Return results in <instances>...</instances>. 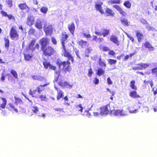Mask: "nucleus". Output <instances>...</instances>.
<instances>
[{"label":"nucleus","mask_w":157,"mask_h":157,"mask_svg":"<svg viewBox=\"0 0 157 157\" xmlns=\"http://www.w3.org/2000/svg\"><path fill=\"white\" fill-rule=\"evenodd\" d=\"M151 73L152 74L155 75L157 77V67L152 69Z\"/></svg>","instance_id":"8fccbe9b"},{"label":"nucleus","mask_w":157,"mask_h":157,"mask_svg":"<svg viewBox=\"0 0 157 157\" xmlns=\"http://www.w3.org/2000/svg\"><path fill=\"white\" fill-rule=\"evenodd\" d=\"M7 17H8V19L9 20H15V17L11 14L8 15Z\"/></svg>","instance_id":"bf43d9fd"},{"label":"nucleus","mask_w":157,"mask_h":157,"mask_svg":"<svg viewBox=\"0 0 157 157\" xmlns=\"http://www.w3.org/2000/svg\"><path fill=\"white\" fill-rule=\"evenodd\" d=\"M144 45L146 48H148L150 51H153L155 50L154 48L152 46L149 42H146L144 44Z\"/></svg>","instance_id":"5701e85b"},{"label":"nucleus","mask_w":157,"mask_h":157,"mask_svg":"<svg viewBox=\"0 0 157 157\" xmlns=\"http://www.w3.org/2000/svg\"><path fill=\"white\" fill-rule=\"evenodd\" d=\"M7 109L10 111H14L16 113H18L21 110L20 107L18 105L15 103H10L7 104Z\"/></svg>","instance_id":"423d86ee"},{"label":"nucleus","mask_w":157,"mask_h":157,"mask_svg":"<svg viewBox=\"0 0 157 157\" xmlns=\"http://www.w3.org/2000/svg\"><path fill=\"white\" fill-rule=\"evenodd\" d=\"M113 7L118 11L119 13L122 16H125L126 15V12L123 11L122 8L118 5H114Z\"/></svg>","instance_id":"dca6fc26"},{"label":"nucleus","mask_w":157,"mask_h":157,"mask_svg":"<svg viewBox=\"0 0 157 157\" xmlns=\"http://www.w3.org/2000/svg\"><path fill=\"white\" fill-rule=\"evenodd\" d=\"M33 55H30V54H24L25 59L27 61H29L33 57Z\"/></svg>","instance_id":"e433bc0d"},{"label":"nucleus","mask_w":157,"mask_h":157,"mask_svg":"<svg viewBox=\"0 0 157 157\" xmlns=\"http://www.w3.org/2000/svg\"><path fill=\"white\" fill-rule=\"evenodd\" d=\"M100 48L101 50L104 52H107L109 50V48L106 46H103Z\"/></svg>","instance_id":"de8ad7c7"},{"label":"nucleus","mask_w":157,"mask_h":157,"mask_svg":"<svg viewBox=\"0 0 157 157\" xmlns=\"http://www.w3.org/2000/svg\"><path fill=\"white\" fill-rule=\"evenodd\" d=\"M107 82L108 84L111 85L113 84V82L111 80L110 77H109L107 78Z\"/></svg>","instance_id":"4d7b16f0"},{"label":"nucleus","mask_w":157,"mask_h":157,"mask_svg":"<svg viewBox=\"0 0 157 157\" xmlns=\"http://www.w3.org/2000/svg\"><path fill=\"white\" fill-rule=\"evenodd\" d=\"M70 60H71V59L68 60V58H67V61L57 60L56 63L58 65L59 69L63 70L65 72H70L71 70V63L69 61Z\"/></svg>","instance_id":"f03ea898"},{"label":"nucleus","mask_w":157,"mask_h":157,"mask_svg":"<svg viewBox=\"0 0 157 157\" xmlns=\"http://www.w3.org/2000/svg\"><path fill=\"white\" fill-rule=\"evenodd\" d=\"M152 90L153 92V94L154 95H156L157 94V85L152 87Z\"/></svg>","instance_id":"49530a36"},{"label":"nucleus","mask_w":157,"mask_h":157,"mask_svg":"<svg viewBox=\"0 0 157 157\" xmlns=\"http://www.w3.org/2000/svg\"><path fill=\"white\" fill-rule=\"evenodd\" d=\"M124 5L128 8H130L131 6V4L129 1H125L124 3Z\"/></svg>","instance_id":"79ce46f5"},{"label":"nucleus","mask_w":157,"mask_h":157,"mask_svg":"<svg viewBox=\"0 0 157 157\" xmlns=\"http://www.w3.org/2000/svg\"><path fill=\"white\" fill-rule=\"evenodd\" d=\"M43 22L40 19H37L35 24V27L38 29H41L42 28Z\"/></svg>","instance_id":"f3484780"},{"label":"nucleus","mask_w":157,"mask_h":157,"mask_svg":"<svg viewBox=\"0 0 157 157\" xmlns=\"http://www.w3.org/2000/svg\"><path fill=\"white\" fill-rule=\"evenodd\" d=\"M39 111L38 108L36 106H32L29 111L28 114L30 116H32L34 113H37Z\"/></svg>","instance_id":"9d476101"},{"label":"nucleus","mask_w":157,"mask_h":157,"mask_svg":"<svg viewBox=\"0 0 157 157\" xmlns=\"http://www.w3.org/2000/svg\"><path fill=\"white\" fill-rule=\"evenodd\" d=\"M129 58V56L128 55H127L126 56H125L124 58V59H123V61H126L127 59H128Z\"/></svg>","instance_id":"774afa93"},{"label":"nucleus","mask_w":157,"mask_h":157,"mask_svg":"<svg viewBox=\"0 0 157 157\" xmlns=\"http://www.w3.org/2000/svg\"><path fill=\"white\" fill-rule=\"evenodd\" d=\"M32 78L34 80L41 81L43 79L44 77L41 76H38L37 75H33L32 76Z\"/></svg>","instance_id":"72a5a7b5"},{"label":"nucleus","mask_w":157,"mask_h":157,"mask_svg":"<svg viewBox=\"0 0 157 157\" xmlns=\"http://www.w3.org/2000/svg\"><path fill=\"white\" fill-rule=\"evenodd\" d=\"M48 8L45 6H43L40 9L41 12L44 13H46L48 11Z\"/></svg>","instance_id":"37998d69"},{"label":"nucleus","mask_w":157,"mask_h":157,"mask_svg":"<svg viewBox=\"0 0 157 157\" xmlns=\"http://www.w3.org/2000/svg\"><path fill=\"white\" fill-rule=\"evenodd\" d=\"M0 99L3 101V103L0 105V110H1L2 109H4L6 108L7 101L6 98H4L1 97Z\"/></svg>","instance_id":"aec40b11"},{"label":"nucleus","mask_w":157,"mask_h":157,"mask_svg":"<svg viewBox=\"0 0 157 157\" xmlns=\"http://www.w3.org/2000/svg\"><path fill=\"white\" fill-rule=\"evenodd\" d=\"M43 65L44 68L46 69L49 68L53 70H56V67L52 65L50 62H48L46 59L43 63Z\"/></svg>","instance_id":"1a4fd4ad"},{"label":"nucleus","mask_w":157,"mask_h":157,"mask_svg":"<svg viewBox=\"0 0 157 157\" xmlns=\"http://www.w3.org/2000/svg\"><path fill=\"white\" fill-rule=\"evenodd\" d=\"M51 40L52 43L53 44L56 45L57 44V40L55 37H51Z\"/></svg>","instance_id":"603ef678"},{"label":"nucleus","mask_w":157,"mask_h":157,"mask_svg":"<svg viewBox=\"0 0 157 157\" xmlns=\"http://www.w3.org/2000/svg\"><path fill=\"white\" fill-rule=\"evenodd\" d=\"M10 73L15 78L18 79V74L15 70L13 69L11 70L10 71Z\"/></svg>","instance_id":"473e14b6"},{"label":"nucleus","mask_w":157,"mask_h":157,"mask_svg":"<svg viewBox=\"0 0 157 157\" xmlns=\"http://www.w3.org/2000/svg\"><path fill=\"white\" fill-rule=\"evenodd\" d=\"M78 44L82 48H85L87 46L88 44L87 41H83L82 40L79 41L78 42Z\"/></svg>","instance_id":"b1692460"},{"label":"nucleus","mask_w":157,"mask_h":157,"mask_svg":"<svg viewBox=\"0 0 157 157\" xmlns=\"http://www.w3.org/2000/svg\"><path fill=\"white\" fill-rule=\"evenodd\" d=\"M56 89L57 92V100H59L61 98H62L64 94V92L61 90H59L58 89L56 88Z\"/></svg>","instance_id":"4be33fe9"},{"label":"nucleus","mask_w":157,"mask_h":157,"mask_svg":"<svg viewBox=\"0 0 157 157\" xmlns=\"http://www.w3.org/2000/svg\"><path fill=\"white\" fill-rule=\"evenodd\" d=\"M44 31L46 36H51L53 32V28L52 25H44Z\"/></svg>","instance_id":"6e6552de"},{"label":"nucleus","mask_w":157,"mask_h":157,"mask_svg":"<svg viewBox=\"0 0 157 157\" xmlns=\"http://www.w3.org/2000/svg\"><path fill=\"white\" fill-rule=\"evenodd\" d=\"M103 32L102 33L98 32V31H95V33L98 36H101L102 35L103 37H105L107 36L109 33V30L104 29L103 30Z\"/></svg>","instance_id":"2eb2a0df"},{"label":"nucleus","mask_w":157,"mask_h":157,"mask_svg":"<svg viewBox=\"0 0 157 157\" xmlns=\"http://www.w3.org/2000/svg\"><path fill=\"white\" fill-rule=\"evenodd\" d=\"M130 96L133 98H136L137 97V92L136 91H132L129 93Z\"/></svg>","instance_id":"c9c22d12"},{"label":"nucleus","mask_w":157,"mask_h":157,"mask_svg":"<svg viewBox=\"0 0 157 157\" xmlns=\"http://www.w3.org/2000/svg\"><path fill=\"white\" fill-rule=\"evenodd\" d=\"M69 35L66 32H62L60 39L63 49L64 51L63 55L65 57L68 58V60L71 59L72 63L74 62V59L71 54L68 52L66 48L65 43L68 41Z\"/></svg>","instance_id":"f257e3e1"},{"label":"nucleus","mask_w":157,"mask_h":157,"mask_svg":"<svg viewBox=\"0 0 157 157\" xmlns=\"http://www.w3.org/2000/svg\"><path fill=\"white\" fill-rule=\"evenodd\" d=\"M18 6L21 10H25L27 9H29V7L25 3L20 4L18 5Z\"/></svg>","instance_id":"c85d7f7f"},{"label":"nucleus","mask_w":157,"mask_h":157,"mask_svg":"<svg viewBox=\"0 0 157 157\" xmlns=\"http://www.w3.org/2000/svg\"><path fill=\"white\" fill-rule=\"evenodd\" d=\"M67 28L70 33L72 35H74L75 29V25L74 22H72L68 25Z\"/></svg>","instance_id":"ddd939ff"},{"label":"nucleus","mask_w":157,"mask_h":157,"mask_svg":"<svg viewBox=\"0 0 157 157\" xmlns=\"http://www.w3.org/2000/svg\"><path fill=\"white\" fill-rule=\"evenodd\" d=\"M108 62L109 64L112 65L113 64H116L117 62V60L114 59H108Z\"/></svg>","instance_id":"a19ab883"},{"label":"nucleus","mask_w":157,"mask_h":157,"mask_svg":"<svg viewBox=\"0 0 157 157\" xmlns=\"http://www.w3.org/2000/svg\"><path fill=\"white\" fill-rule=\"evenodd\" d=\"M34 22V18L31 16H29L27 18L26 24L29 26H32Z\"/></svg>","instance_id":"4468645a"},{"label":"nucleus","mask_w":157,"mask_h":157,"mask_svg":"<svg viewBox=\"0 0 157 157\" xmlns=\"http://www.w3.org/2000/svg\"><path fill=\"white\" fill-rule=\"evenodd\" d=\"M149 66V64L147 63H141L138 64V69L143 70L145 69Z\"/></svg>","instance_id":"cd10ccee"},{"label":"nucleus","mask_w":157,"mask_h":157,"mask_svg":"<svg viewBox=\"0 0 157 157\" xmlns=\"http://www.w3.org/2000/svg\"><path fill=\"white\" fill-rule=\"evenodd\" d=\"M58 85L62 87H66L69 88H71L72 85H70L68 82H60L59 83Z\"/></svg>","instance_id":"6ab92c4d"},{"label":"nucleus","mask_w":157,"mask_h":157,"mask_svg":"<svg viewBox=\"0 0 157 157\" xmlns=\"http://www.w3.org/2000/svg\"><path fill=\"white\" fill-rule=\"evenodd\" d=\"M98 63L99 66L101 67H106V64L105 62H104L102 60L101 57L99 58L98 60Z\"/></svg>","instance_id":"2f4dec72"},{"label":"nucleus","mask_w":157,"mask_h":157,"mask_svg":"<svg viewBox=\"0 0 157 157\" xmlns=\"http://www.w3.org/2000/svg\"><path fill=\"white\" fill-rule=\"evenodd\" d=\"M49 83H47L44 85H40L37 87V91L39 93L44 89V87L48 85Z\"/></svg>","instance_id":"bb28decb"},{"label":"nucleus","mask_w":157,"mask_h":157,"mask_svg":"<svg viewBox=\"0 0 157 157\" xmlns=\"http://www.w3.org/2000/svg\"><path fill=\"white\" fill-rule=\"evenodd\" d=\"M1 13L2 14V16H5L7 17V15H8L7 14V13L6 12L4 11H1Z\"/></svg>","instance_id":"13d9d810"},{"label":"nucleus","mask_w":157,"mask_h":157,"mask_svg":"<svg viewBox=\"0 0 157 157\" xmlns=\"http://www.w3.org/2000/svg\"><path fill=\"white\" fill-rule=\"evenodd\" d=\"M110 3L111 4H118L120 3V0H111L110 1Z\"/></svg>","instance_id":"3c124183"},{"label":"nucleus","mask_w":157,"mask_h":157,"mask_svg":"<svg viewBox=\"0 0 157 157\" xmlns=\"http://www.w3.org/2000/svg\"><path fill=\"white\" fill-rule=\"evenodd\" d=\"M50 39L47 37H43L40 39L39 43L40 45V49L48 46L50 43Z\"/></svg>","instance_id":"0eeeda50"},{"label":"nucleus","mask_w":157,"mask_h":157,"mask_svg":"<svg viewBox=\"0 0 157 157\" xmlns=\"http://www.w3.org/2000/svg\"><path fill=\"white\" fill-rule=\"evenodd\" d=\"M36 92L37 90H33V91L30 90L29 91V94L33 97H36Z\"/></svg>","instance_id":"ea45409f"},{"label":"nucleus","mask_w":157,"mask_h":157,"mask_svg":"<svg viewBox=\"0 0 157 157\" xmlns=\"http://www.w3.org/2000/svg\"><path fill=\"white\" fill-rule=\"evenodd\" d=\"M40 49L42 52V56L47 58L53 56L56 52L54 48L51 46H48Z\"/></svg>","instance_id":"20e7f679"},{"label":"nucleus","mask_w":157,"mask_h":157,"mask_svg":"<svg viewBox=\"0 0 157 157\" xmlns=\"http://www.w3.org/2000/svg\"><path fill=\"white\" fill-rule=\"evenodd\" d=\"M94 83L97 84L99 83V80L97 78H95L93 80Z\"/></svg>","instance_id":"5fc2aeb1"},{"label":"nucleus","mask_w":157,"mask_h":157,"mask_svg":"<svg viewBox=\"0 0 157 157\" xmlns=\"http://www.w3.org/2000/svg\"><path fill=\"white\" fill-rule=\"evenodd\" d=\"M55 110L57 112H63V108H56L55 109Z\"/></svg>","instance_id":"052dcab7"},{"label":"nucleus","mask_w":157,"mask_h":157,"mask_svg":"<svg viewBox=\"0 0 157 157\" xmlns=\"http://www.w3.org/2000/svg\"><path fill=\"white\" fill-rule=\"evenodd\" d=\"M29 32L30 34H34L35 32V29L33 28H31L29 29Z\"/></svg>","instance_id":"680f3d73"},{"label":"nucleus","mask_w":157,"mask_h":157,"mask_svg":"<svg viewBox=\"0 0 157 157\" xmlns=\"http://www.w3.org/2000/svg\"><path fill=\"white\" fill-rule=\"evenodd\" d=\"M122 111L120 110H111L110 113L111 116H121L122 115Z\"/></svg>","instance_id":"a211bd4d"},{"label":"nucleus","mask_w":157,"mask_h":157,"mask_svg":"<svg viewBox=\"0 0 157 157\" xmlns=\"http://www.w3.org/2000/svg\"><path fill=\"white\" fill-rule=\"evenodd\" d=\"M76 110L82 113L83 110V107L81 104L77 105L75 107Z\"/></svg>","instance_id":"4c0bfd02"},{"label":"nucleus","mask_w":157,"mask_h":157,"mask_svg":"<svg viewBox=\"0 0 157 157\" xmlns=\"http://www.w3.org/2000/svg\"><path fill=\"white\" fill-rule=\"evenodd\" d=\"M36 42V39H34L32 40L29 43L28 47L26 48L27 50H31L32 51H34L35 48H34V47Z\"/></svg>","instance_id":"9b49d317"},{"label":"nucleus","mask_w":157,"mask_h":157,"mask_svg":"<svg viewBox=\"0 0 157 157\" xmlns=\"http://www.w3.org/2000/svg\"><path fill=\"white\" fill-rule=\"evenodd\" d=\"M108 54L109 55L114 56L115 54V52L112 50H110Z\"/></svg>","instance_id":"0e129e2a"},{"label":"nucleus","mask_w":157,"mask_h":157,"mask_svg":"<svg viewBox=\"0 0 157 157\" xmlns=\"http://www.w3.org/2000/svg\"><path fill=\"white\" fill-rule=\"evenodd\" d=\"M40 48V46L39 44L38 43H37L35 45L34 48H35V50L36 49L37 50H39Z\"/></svg>","instance_id":"69168bd1"},{"label":"nucleus","mask_w":157,"mask_h":157,"mask_svg":"<svg viewBox=\"0 0 157 157\" xmlns=\"http://www.w3.org/2000/svg\"><path fill=\"white\" fill-rule=\"evenodd\" d=\"M105 73V70L102 68H99L97 71V74L100 76L103 75Z\"/></svg>","instance_id":"c756f323"},{"label":"nucleus","mask_w":157,"mask_h":157,"mask_svg":"<svg viewBox=\"0 0 157 157\" xmlns=\"http://www.w3.org/2000/svg\"><path fill=\"white\" fill-rule=\"evenodd\" d=\"M105 13L108 16L113 17L114 15V12L111 10L109 8H107L105 10Z\"/></svg>","instance_id":"393cba45"},{"label":"nucleus","mask_w":157,"mask_h":157,"mask_svg":"<svg viewBox=\"0 0 157 157\" xmlns=\"http://www.w3.org/2000/svg\"><path fill=\"white\" fill-rule=\"evenodd\" d=\"M110 40L116 45L117 46H119L120 45V42L118 40V38L115 35H112L110 36Z\"/></svg>","instance_id":"f8f14e48"},{"label":"nucleus","mask_w":157,"mask_h":157,"mask_svg":"<svg viewBox=\"0 0 157 157\" xmlns=\"http://www.w3.org/2000/svg\"><path fill=\"white\" fill-rule=\"evenodd\" d=\"M1 75L2 76L1 78V80L2 81H4L5 80L6 76L3 73H2Z\"/></svg>","instance_id":"e2e57ef3"},{"label":"nucleus","mask_w":157,"mask_h":157,"mask_svg":"<svg viewBox=\"0 0 157 157\" xmlns=\"http://www.w3.org/2000/svg\"><path fill=\"white\" fill-rule=\"evenodd\" d=\"M82 35L84 36L87 38H90L91 37V35L90 34H86V33H82Z\"/></svg>","instance_id":"6e6d98bb"},{"label":"nucleus","mask_w":157,"mask_h":157,"mask_svg":"<svg viewBox=\"0 0 157 157\" xmlns=\"http://www.w3.org/2000/svg\"><path fill=\"white\" fill-rule=\"evenodd\" d=\"M144 39V36L143 35L140 33H138V41L139 42L141 41Z\"/></svg>","instance_id":"c03bdc74"},{"label":"nucleus","mask_w":157,"mask_h":157,"mask_svg":"<svg viewBox=\"0 0 157 157\" xmlns=\"http://www.w3.org/2000/svg\"><path fill=\"white\" fill-rule=\"evenodd\" d=\"M39 98L41 101H47L48 100L46 96L45 95L42 94L40 95L39 96Z\"/></svg>","instance_id":"58836bf2"},{"label":"nucleus","mask_w":157,"mask_h":157,"mask_svg":"<svg viewBox=\"0 0 157 157\" xmlns=\"http://www.w3.org/2000/svg\"><path fill=\"white\" fill-rule=\"evenodd\" d=\"M110 107L109 104H107L106 105L100 107L99 109H97L98 111L93 113L94 116L95 117H97L99 115L102 116L109 114L110 113L111 111Z\"/></svg>","instance_id":"7ed1b4c3"},{"label":"nucleus","mask_w":157,"mask_h":157,"mask_svg":"<svg viewBox=\"0 0 157 157\" xmlns=\"http://www.w3.org/2000/svg\"><path fill=\"white\" fill-rule=\"evenodd\" d=\"M95 7L96 10L99 11L101 13L103 14L104 13V11L102 9L101 4H96L95 5Z\"/></svg>","instance_id":"a878e982"},{"label":"nucleus","mask_w":157,"mask_h":157,"mask_svg":"<svg viewBox=\"0 0 157 157\" xmlns=\"http://www.w3.org/2000/svg\"><path fill=\"white\" fill-rule=\"evenodd\" d=\"M121 21L122 24L124 26H128L129 25L127 19L122 18L121 19Z\"/></svg>","instance_id":"7c9ffc66"},{"label":"nucleus","mask_w":157,"mask_h":157,"mask_svg":"<svg viewBox=\"0 0 157 157\" xmlns=\"http://www.w3.org/2000/svg\"><path fill=\"white\" fill-rule=\"evenodd\" d=\"M93 73L92 70L91 68H90L88 70V75L89 77H91L92 75V74Z\"/></svg>","instance_id":"864d4df0"},{"label":"nucleus","mask_w":157,"mask_h":157,"mask_svg":"<svg viewBox=\"0 0 157 157\" xmlns=\"http://www.w3.org/2000/svg\"><path fill=\"white\" fill-rule=\"evenodd\" d=\"M14 98L15 100L14 103L18 105V104H21L22 102V100L20 98L15 96Z\"/></svg>","instance_id":"f704fd0d"},{"label":"nucleus","mask_w":157,"mask_h":157,"mask_svg":"<svg viewBox=\"0 0 157 157\" xmlns=\"http://www.w3.org/2000/svg\"><path fill=\"white\" fill-rule=\"evenodd\" d=\"M16 29V26H13L10 30L9 35L11 39L12 40H17L20 38L19 33Z\"/></svg>","instance_id":"39448f33"},{"label":"nucleus","mask_w":157,"mask_h":157,"mask_svg":"<svg viewBox=\"0 0 157 157\" xmlns=\"http://www.w3.org/2000/svg\"><path fill=\"white\" fill-rule=\"evenodd\" d=\"M4 40L5 47L6 49H8L9 48L10 44L8 36L4 37Z\"/></svg>","instance_id":"412c9836"},{"label":"nucleus","mask_w":157,"mask_h":157,"mask_svg":"<svg viewBox=\"0 0 157 157\" xmlns=\"http://www.w3.org/2000/svg\"><path fill=\"white\" fill-rule=\"evenodd\" d=\"M6 2L10 7L12 6L13 4L12 0H6Z\"/></svg>","instance_id":"09e8293b"},{"label":"nucleus","mask_w":157,"mask_h":157,"mask_svg":"<svg viewBox=\"0 0 157 157\" xmlns=\"http://www.w3.org/2000/svg\"><path fill=\"white\" fill-rule=\"evenodd\" d=\"M75 54H76L77 57H78V58H79L80 59L81 57H80V56H79V51L77 50L76 51H75Z\"/></svg>","instance_id":"338daca9"},{"label":"nucleus","mask_w":157,"mask_h":157,"mask_svg":"<svg viewBox=\"0 0 157 157\" xmlns=\"http://www.w3.org/2000/svg\"><path fill=\"white\" fill-rule=\"evenodd\" d=\"M135 81L132 80L131 81L130 83V86L132 89L136 90V87L135 86Z\"/></svg>","instance_id":"a18cd8bd"}]
</instances>
